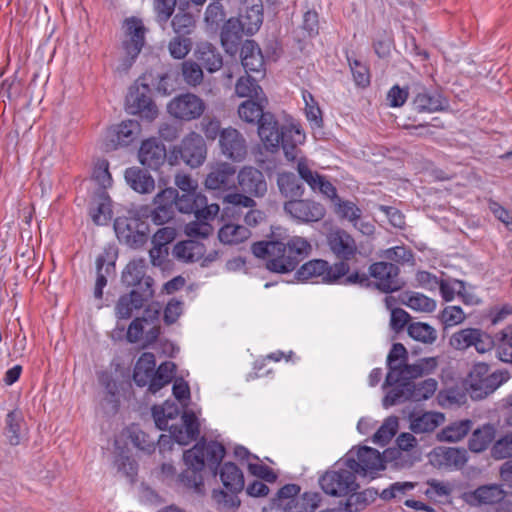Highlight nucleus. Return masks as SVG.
Segmentation results:
<instances>
[{
	"mask_svg": "<svg viewBox=\"0 0 512 512\" xmlns=\"http://www.w3.org/2000/svg\"><path fill=\"white\" fill-rule=\"evenodd\" d=\"M278 187L286 197L301 196L303 189L292 173H282L278 176Z\"/></svg>",
	"mask_w": 512,
	"mask_h": 512,
	"instance_id": "obj_60",
	"label": "nucleus"
},
{
	"mask_svg": "<svg viewBox=\"0 0 512 512\" xmlns=\"http://www.w3.org/2000/svg\"><path fill=\"white\" fill-rule=\"evenodd\" d=\"M175 370L176 365L170 361L162 363L157 370L154 369V376L148 388L149 392L155 394L169 384L174 377Z\"/></svg>",
	"mask_w": 512,
	"mask_h": 512,
	"instance_id": "obj_51",
	"label": "nucleus"
},
{
	"mask_svg": "<svg viewBox=\"0 0 512 512\" xmlns=\"http://www.w3.org/2000/svg\"><path fill=\"white\" fill-rule=\"evenodd\" d=\"M114 229L118 239L131 247L141 246L147 239L146 233L139 229L136 219L117 218Z\"/></svg>",
	"mask_w": 512,
	"mask_h": 512,
	"instance_id": "obj_25",
	"label": "nucleus"
},
{
	"mask_svg": "<svg viewBox=\"0 0 512 512\" xmlns=\"http://www.w3.org/2000/svg\"><path fill=\"white\" fill-rule=\"evenodd\" d=\"M219 146L222 154L232 161H242L247 154L246 140L243 135L233 127L222 129Z\"/></svg>",
	"mask_w": 512,
	"mask_h": 512,
	"instance_id": "obj_19",
	"label": "nucleus"
},
{
	"mask_svg": "<svg viewBox=\"0 0 512 512\" xmlns=\"http://www.w3.org/2000/svg\"><path fill=\"white\" fill-rule=\"evenodd\" d=\"M302 98L304 101L305 117L312 129H321L323 127L322 111L315 100L314 96L309 91H302Z\"/></svg>",
	"mask_w": 512,
	"mask_h": 512,
	"instance_id": "obj_49",
	"label": "nucleus"
},
{
	"mask_svg": "<svg viewBox=\"0 0 512 512\" xmlns=\"http://www.w3.org/2000/svg\"><path fill=\"white\" fill-rule=\"evenodd\" d=\"M214 218H196L195 221L185 226V233L191 238H206L213 232V227L209 223Z\"/></svg>",
	"mask_w": 512,
	"mask_h": 512,
	"instance_id": "obj_62",
	"label": "nucleus"
},
{
	"mask_svg": "<svg viewBox=\"0 0 512 512\" xmlns=\"http://www.w3.org/2000/svg\"><path fill=\"white\" fill-rule=\"evenodd\" d=\"M156 367L155 356L152 353L145 352L137 360L133 379L135 383L140 386H150L154 376V369Z\"/></svg>",
	"mask_w": 512,
	"mask_h": 512,
	"instance_id": "obj_35",
	"label": "nucleus"
},
{
	"mask_svg": "<svg viewBox=\"0 0 512 512\" xmlns=\"http://www.w3.org/2000/svg\"><path fill=\"white\" fill-rule=\"evenodd\" d=\"M327 245L330 251L341 261L352 259L357 253L354 238L345 230L336 228L327 234Z\"/></svg>",
	"mask_w": 512,
	"mask_h": 512,
	"instance_id": "obj_20",
	"label": "nucleus"
},
{
	"mask_svg": "<svg viewBox=\"0 0 512 512\" xmlns=\"http://www.w3.org/2000/svg\"><path fill=\"white\" fill-rule=\"evenodd\" d=\"M235 168L226 162L218 163L211 168L205 179V186L210 190H228L234 187Z\"/></svg>",
	"mask_w": 512,
	"mask_h": 512,
	"instance_id": "obj_28",
	"label": "nucleus"
},
{
	"mask_svg": "<svg viewBox=\"0 0 512 512\" xmlns=\"http://www.w3.org/2000/svg\"><path fill=\"white\" fill-rule=\"evenodd\" d=\"M444 421L445 416L441 412L412 413L409 416V428L416 434L430 433Z\"/></svg>",
	"mask_w": 512,
	"mask_h": 512,
	"instance_id": "obj_32",
	"label": "nucleus"
},
{
	"mask_svg": "<svg viewBox=\"0 0 512 512\" xmlns=\"http://www.w3.org/2000/svg\"><path fill=\"white\" fill-rule=\"evenodd\" d=\"M220 479L224 487L232 493L240 492L244 487L243 473L234 463L227 462L222 466Z\"/></svg>",
	"mask_w": 512,
	"mask_h": 512,
	"instance_id": "obj_44",
	"label": "nucleus"
},
{
	"mask_svg": "<svg viewBox=\"0 0 512 512\" xmlns=\"http://www.w3.org/2000/svg\"><path fill=\"white\" fill-rule=\"evenodd\" d=\"M204 245L194 240L179 242L173 249V256L183 262L198 261L204 255Z\"/></svg>",
	"mask_w": 512,
	"mask_h": 512,
	"instance_id": "obj_43",
	"label": "nucleus"
},
{
	"mask_svg": "<svg viewBox=\"0 0 512 512\" xmlns=\"http://www.w3.org/2000/svg\"><path fill=\"white\" fill-rule=\"evenodd\" d=\"M438 357H425L404 367L403 378H417L433 373L438 367Z\"/></svg>",
	"mask_w": 512,
	"mask_h": 512,
	"instance_id": "obj_50",
	"label": "nucleus"
},
{
	"mask_svg": "<svg viewBox=\"0 0 512 512\" xmlns=\"http://www.w3.org/2000/svg\"><path fill=\"white\" fill-rule=\"evenodd\" d=\"M251 249L257 258L267 260L268 270L284 274L293 271L299 262L310 254L312 246L307 239L293 236L286 243L280 241L256 242Z\"/></svg>",
	"mask_w": 512,
	"mask_h": 512,
	"instance_id": "obj_1",
	"label": "nucleus"
},
{
	"mask_svg": "<svg viewBox=\"0 0 512 512\" xmlns=\"http://www.w3.org/2000/svg\"><path fill=\"white\" fill-rule=\"evenodd\" d=\"M177 196V190L166 188L160 191L154 198L156 207L150 211L151 220L156 225H163L174 216L173 201Z\"/></svg>",
	"mask_w": 512,
	"mask_h": 512,
	"instance_id": "obj_22",
	"label": "nucleus"
},
{
	"mask_svg": "<svg viewBox=\"0 0 512 512\" xmlns=\"http://www.w3.org/2000/svg\"><path fill=\"white\" fill-rule=\"evenodd\" d=\"M161 307L158 303L148 305L141 317L135 318L127 329L126 339L129 343L144 340L145 344L154 342L160 333L159 317Z\"/></svg>",
	"mask_w": 512,
	"mask_h": 512,
	"instance_id": "obj_8",
	"label": "nucleus"
},
{
	"mask_svg": "<svg viewBox=\"0 0 512 512\" xmlns=\"http://www.w3.org/2000/svg\"><path fill=\"white\" fill-rule=\"evenodd\" d=\"M122 281L127 286H137L142 282L148 288L151 286L152 279L146 277V262L144 259H134L130 261L122 273Z\"/></svg>",
	"mask_w": 512,
	"mask_h": 512,
	"instance_id": "obj_36",
	"label": "nucleus"
},
{
	"mask_svg": "<svg viewBox=\"0 0 512 512\" xmlns=\"http://www.w3.org/2000/svg\"><path fill=\"white\" fill-rule=\"evenodd\" d=\"M263 22L262 4L246 6L237 19H229L221 31V42L229 51V44H235L241 38V33L253 35L261 27Z\"/></svg>",
	"mask_w": 512,
	"mask_h": 512,
	"instance_id": "obj_4",
	"label": "nucleus"
},
{
	"mask_svg": "<svg viewBox=\"0 0 512 512\" xmlns=\"http://www.w3.org/2000/svg\"><path fill=\"white\" fill-rule=\"evenodd\" d=\"M6 436L11 445H19L25 435L24 420L19 410L10 411L6 416Z\"/></svg>",
	"mask_w": 512,
	"mask_h": 512,
	"instance_id": "obj_45",
	"label": "nucleus"
},
{
	"mask_svg": "<svg viewBox=\"0 0 512 512\" xmlns=\"http://www.w3.org/2000/svg\"><path fill=\"white\" fill-rule=\"evenodd\" d=\"M194 54L201 65L211 73L222 67L223 62L220 53L208 42L198 43Z\"/></svg>",
	"mask_w": 512,
	"mask_h": 512,
	"instance_id": "obj_37",
	"label": "nucleus"
},
{
	"mask_svg": "<svg viewBox=\"0 0 512 512\" xmlns=\"http://www.w3.org/2000/svg\"><path fill=\"white\" fill-rule=\"evenodd\" d=\"M319 484L327 495L336 497L348 496L359 487L354 471L344 464V458L319 478Z\"/></svg>",
	"mask_w": 512,
	"mask_h": 512,
	"instance_id": "obj_6",
	"label": "nucleus"
},
{
	"mask_svg": "<svg viewBox=\"0 0 512 512\" xmlns=\"http://www.w3.org/2000/svg\"><path fill=\"white\" fill-rule=\"evenodd\" d=\"M241 63L245 72L255 73L259 78L265 76V62L262 51L253 40H246L241 47Z\"/></svg>",
	"mask_w": 512,
	"mask_h": 512,
	"instance_id": "obj_24",
	"label": "nucleus"
},
{
	"mask_svg": "<svg viewBox=\"0 0 512 512\" xmlns=\"http://www.w3.org/2000/svg\"><path fill=\"white\" fill-rule=\"evenodd\" d=\"M258 134L268 150L274 151L280 147L282 126L279 125L272 114L266 113L258 123Z\"/></svg>",
	"mask_w": 512,
	"mask_h": 512,
	"instance_id": "obj_29",
	"label": "nucleus"
},
{
	"mask_svg": "<svg viewBox=\"0 0 512 512\" xmlns=\"http://www.w3.org/2000/svg\"><path fill=\"white\" fill-rule=\"evenodd\" d=\"M125 104L130 114H138L148 121L154 120L158 115L157 106L150 97V88L147 84L135 83L131 86Z\"/></svg>",
	"mask_w": 512,
	"mask_h": 512,
	"instance_id": "obj_12",
	"label": "nucleus"
},
{
	"mask_svg": "<svg viewBox=\"0 0 512 512\" xmlns=\"http://www.w3.org/2000/svg\"><path fill=\"white\" fill-rule=\"evenodd\" d=\"M306 134L301 125L297 122H290L282 125V139L281 144L285 157L289 161H294L297 158V146L305 142Z\"/></svg>",
	"mask_w": 512,
	"mask_h": 512,
	"instance_id": "obj_26",
	"label": "nucleus"
},
{
	"mask_svg": "<svg viewBox=\"0 0 512 512\" xmlns=\"http://www.w3.org/2000/svg\"><path fill=\"white\" fill-rule=\"evenodd\" d=\"M179 414V408L175 402L165 401L163 405L152 408V416L158 429L169 430L170 435H161L158 440L159 448L165 449L171 440L180 445H187L199 435V422L192 411H185L182 415V426L180 428L168 425L169 420H174Z\"/></svg>",
	"mask_w": 512,
	"mask_h": 512,
	"instance_id": "obj_3",
	"label": "nucleus"
},
{
	"mask_svg": "<svg viewBox=\"0 0 512 512\" xmlns=\"http://www.w3.org/2000/svg\"><path fill=\"white\" fill-rule=\"evenodd\" d=\"M495 433V428L491 424H485L476 429L469 439V449L476 453L483 452L494 440Z\"/></svg>",
	"mask_w": 512,
	"mask_h": 512,
	"instance_id": "obj_46",
	"label": "nucleus"
},
{
	"mask_svg": "<svg viewBox=\"0 0 512 512\" xmlns=\"http://www.w3.org/2000/svg\"><path fill=\"white\" fill-rule=\"evenodd\" d=\"M403 302L407 307L418 312L429 313L436 308V302L433 299L418 292L407 294Z\"/></svg>",
	"mask_w": 512,
	"mask_h": 512,
	"instance_id": "obj_57",
	"label": "nucleus"
},
{
	"mask_svg": "<svg viewBox=\"0 0 512 512\" xmlns=\"http://www.w3.org/2000/svg\"><path fill=\"white\" fill-rule=\"evenodd\" d=\"M408 352L405 346L401 343H394L387 356L388 373L386 376V383H394L399 381L404 376V367L406 363Z\"/></svg>",
	"mask_w": 512,
	"mask_h": 512,
	"instance_id": "obj_30",
	"label": "nucleus"
},
{
	"mask_svg": "<svg viewBox=\"0 0 512 512\" xmlns=\"http://www.w3.org/2000/svg\"><path fill=\"white\" fill-rule=\"evenodd\" d=\"M505 497L504 490L497 484L483 485L464 495L465 501L473 506L492 505Z\"/></svg>",
	"mask_w": 512,
	"mask_h": 512,
	"instance_id": "obj_31",
	"label": "nucleus"
},
{
	"mask_svg": "<svg viewBox=\"0 0 512 512\" xmlns=\"http://www.w3.org/2000/svg\"><path fill=\"white\" fill-rule=\"evenodd\" d=\"M416 483L410 481L394 482L389 487L383 489L380 498L384 501L392 499H402L408 492L415 489Z\"/></svg>",
	"mask_w": 512,
	"mask_h": 512,
	"instance_id": "obj_59",
	"label": "nucleus"
},
{
	"mask_svg": "<svg viewBox=\"0 0 512 512\" xmlns=\"http://www.w3.org/2000/svg\"><path fill=\"white\" fill-rule=\"evenodd\" d=\"M449 345L459 351L474 347L478 353H486L493 348L492 338L477 328H465L453 333Z\"/></svg>",
	"mask_w": 512,
	"mask_h": 512,
	"instance_id": "obj_15",
	"label": "nucleus"
},
{
	"mask_svg": "<svg viewBox=\"0 0 512 512\" xmlns=\"http://www.w3.org/2000/svg\"><path fill=\"white\" fill-rule=\"evenodd\" d=\"M206 109L202 98L193 93H184L172 98L167 104V112L174 119L189 122L199 119Z\"/></svg>",
	"mask_w": 512,
	"mask_h": 512,
	"instance_id": "obj_11",
	"label": "nucleus"
},
{
	"mask_svg": "<svg viewBox=\"0 0 512 512\" xmlns=\"http://www.w3.org/2000/svg\"><path fill=\"white\" fill-rule=\"evenodd\" d=\"M349 272L346 262H337L330 265L322 259H314L303 264L296 271V278L303 282L337 284Z\"/></svg>",
	"mask_w": 512,
	"mask_h": 512,
	"instance_id": "obj_5",
	"label": "nucleus"
},
{
	"mask_svg": "<svg viewBox=\"0 0 512 512\" xmlns=\"http://www.w3.org/2000/svg\"><path fill=\"white\" fill-rule=\"evenodd\" d=\"M173 206L181 213H194L195 218H215L220 210L218 204L208 205L206 197L197 192L177 194Z\"/></svg>",
	"mask_w": 512,
	"mask_h": 512,
	"instance_id": "obj_14",
	"label": "nucleus"
},
{
	"mask_svg": "<svg viewBox=\"0 0 512 512\" xmlns=\"http://www.w3.org/2000/svg\"><path fill=\"white\" fill-rule=\"evenodd\" d=\"M251 236L250 230L240 224L227 223L223 225L218 231V238L220 242L226 245H237Z\"/></svg>",
	"mask_w": 512,
	"mask_h": 512,
	"instance_id": "obj_42",
	"label": "nucleus"
},
{
	"mask_svg": "<svg viewBox=\"0 0 512 512\" xmlns=\"http://www.w3.org/2000/svg\"><path fill=\"white\" fill-rule=\"evenodd\" d=\"M224 455L225 448L222 444L215 441L198 442L193 448L184 452L183 460L186 469L177 476V481L196 494L203 495L205 491L202 471L205 464L214 468L220 464Z\"/></svg>",
	"mask_w": 512,
	"mask_h": 512,
	"instance_id": "obj_2",
	"label": "nucleus"
},
{
	"mask_svg": "<svg viewBox=\"0 0 512 512\" xmlns=\"http://www.w3.org/2000/svg\"><path fill=\"white\" fill-rule=\"evenodd\" d=\"M437 456L440 457V463L448 468L460 469L468 461L467 451L460 448L441 449Z\"/></svg>",
	"mask_w": 512,
	"mask_h": 512,
	"instance_id": "obj_53",
	"label": "nucleus"
},
{
	"mask_svg": "<svg viewBox=\"0 0 512 512\" xmlns=\"http://www.w3.org/2000/svg\"><path fill=\"white\" fill-rule=\"evenodd\" d=\"M385 460H390L397 469H407L414 465L417 457L412 451L390 449L385 453Z\"/></svg>",
	"mask_w": 512,
	"mask_h": 512,
	"instance_id": "obj_58",
	"label": "nucleus"
},
{
	"mask_svg": "<svg viewBox=\"0 0 512 512\" xmlns=\"http://www.w3.org/2000/svg\"><path fill=\"white\" fill-rule=\"evenodd\" d=\"M284 210L300 223L317 222L325 216L324 206L309 199L290 200L284 204Z\"/></svg>",
	"mask_w": 512,
	"mask_h": 512,
	"instance_id": "obj_16",
	"label": "nucleus"
},
{
	"mask_svg": "<svg viewBox=\"0 0 512 512\" xmlns=\"http://www.w3.org/2000/svg\"><path fill=\"white\" fill-rule=\"evenodd\" d=\"M472 428V421L465 419L451 423L437 435L442 442H458L462 440Z\"/></svg>",
	"mask_w": 512,
	"mask_h": 512,
	"instance_id": "obj_47",
	"label": "nucleus"
},
{
	"mask_svg": "<svg viewBox=\"0 0 512 512\" xmlns=\"http://www.w3.org/2000/svg\"><path fill=\"white\" fill-rule=\"evenodd\" d=\"M124 177L127 184L137 193L148 194L155 188L153 177L139 167L127 168Z\"/></svg>",
	"mask_w": 512,
	"mask_h": 512,
	"instance_id": "obj_34",
	"label": "nucleus"
},
{
	"mask_svg": "<svg viewBox=\"0 0 512 512\" xmlns=\"http://www.w3.org/2000/svg\"><path fill=\"white\" fill-rule=\"evenodd\" d=\"M336 205V213L343 219L348 220L353 224L354 227H357V223L361 218V209L351 201H342L337 199L335 202Z\"/></svg>",
	"mask_w": 512,
	"mask_h": 512,
	"instance_id": "obj_61",
	"label": "nucleus"
},
{
	"mask_svg": "<svg viewBox=\"0 0 512 512\" xmlns=\"http://www.w3.org/2000/svg\"><path fill=\"white\" fill-rule=\"evenodd\" d=\"M207 155V147L203 137L196 133L187 134L177 146H174L168 155L170 165H176L182 160L191 168L201 166Z\"/></svg>",
	"mask_w": 512,
	"mask_h": 512,
	"instance_id": "obj_9",
	"label": "nucleus"
},
{
	"mask_svg": "<svg viewBox=\"0 0 512 512\" xmlns=\"http://www.w3.org/2000/svg\"><path fill=\"white\" fill-rule=\"evenodd\" d=\"M413 104L415 110L419 113H433L443 110L448 105V102L442 94L421 88L416 94Z\"/></svg>",
	"mask_w": 512,
	"mask_h": 512,
	"instance_id": "obj_33",
	"label": "nucleus"
},
{
	"mask_svg": "<svg viewBox=\"0 0 512 512\" xmlns=\"http://www.w3.org/2000/svg\"><path fill=\"white\" fill-rule=\"evenodd\" d=\"M92 178L103 189L112 185V176L109 172V163L106 159H98L95 162Z\"/></svg>",
	"mask_w": 512,
	"mask_h": 512,
	"instance_id": "obj_64",
	"label": "nucleus"
},
{
	"mask_svg": "<svg viewBox=\"0 0 512 512\" xmlns=\"http://www.w3.org/2000/svg\"><path fill=\"white\" fill-rule=\"evenodd\" d=\"M237 180L240 189L251 196L262 197L267 191L263 173L254 167L245 166L240 169Z\"/></svg>",
	"mask_w": 512,
	"mask_h": 512,
	"instance_id": "obj_21",
	"label": "nucleus"
},
{
	"mask_svg": "<svg viewBox=\"0 0 512 512\" xmlns=\"http://www.w3.org/2000/svg\"><path fill=\"white\" fill-rule=\"evenodd\" d=\"M385 454L378 450L363 446L357 450H350L344 457V464L351 468L355 475L374 479L379 472L385 469Z\"/></svg>",
	"mask_w": 512,
	"mask_h": 512,
	"instance_id": "obj_7",
	"label": "nucleus"
},
{
	"mask_svg": "<svg viewBox=\"0 0 512 512\" xmlns=\"http://www.w3.org/2000/svg\"><path fill=\"white\" fill-rule=\"evenodd\" d=\"M320 501L317 493L306 492L285 504L287 512H314Z\"/></svg>",
	"mask_w": 512,
	"mask_h": 512,
	"instance_id": "obj_52",
	"label": "nucleus"
},
{
	"mask_svg": "<svg viewBox=\"0 0 512 512\" xmlns=\"http://www.w3.org/2000/svg\"><path fill=\"white\" fill-rule=\"evenodd\" d=\"M408 335L415 341L432 345L438 338L437 330L424 322H412L407 327Z\"/></svg>",
	"mask_w": 512,
	"mask_h": 512,
	"instance_id": "obj_48",
	"label": "nucleus"
},
{
	"mask_svg": "<svg viewBox=\"0 0 512 512\" xmlns=\"http://www.w3.org/2000/svg\"><path fill=\"white\" fill-rule=\"evenodd\" d=\"M259 79L257 75L249 74L240 77L235 84L236 95L241 98L265 100L266 96L258 84Z\"/></svg>",
	"mask_w": 512,
	"mask_h": 512,
	"instance_id": "obj_40",
	"label": "nucleus"
},
{
	"mask_svg": "<svg viewBox=\"0 0 512 512\" xmlns=\"http://www.w3.org/2000/svg\"><path fill=\"white\" fill-rule=\"evenodd\" d=\"M168 155L165 146L155 138L143 141L139 149L141 164L151 169H158L168 160Z\"/></svg>",
	"mask_w": 512,
	"mask_h": 512,
	"instance_id": "obj_27",
	"label": "nucleus"
},
{
	"mask_svg": "<svg viewBox=\"0 0 512 512\" xmlns=\"http://www.w3.org/2000/svg\"><path fill=\"white\" fill-rule=\"evenodd\" d=\"M141 126L136 120H125L110 127L107 131V139L112 148L127 146L134 142L140 135Z\"/></svg>",
	"mask_w": 512,
	"mask_h": 512,
	"instance_id": "obj_23",
	"label": "nucleus"
},
{
	"mask_svg": "<svg viewBox=\"0 0 512 512\" xmlns=\"http://www.w3.org/2000/svg\"><path fill=\"white\" fill-rule=\"evenodd\" d=\"M410 378H401L394 383H384V387L391 389L386 393L383 399V406L390 407L405 401L411 400Z\"/></svg>",
	"mask_w": 512,
	"mask_h": 512,
	"instance_id": "obj_38",
	"label": "nucleus"
},
{
	"mask_svg": "<svg viewBox=\"0 0 512 512\" xmlns=\"http://www.w3.org/2000/svg\"><path fill=\"white\" fill-rule=\"evenodd\" d=\"M97 277L94 288V296L101 299L103 296V288L107 285V276L114 272L115 265L113 262H106L104 257L99 256L96 259Z\"/></svg>",
	"mask_w": 512,
	"mask_h": 512,
	"instance_id": "obj_55",
	"label": "nucleus"
},
{
	"mask_svg": "<svg viewBox=\"0 0 512 512\" xmlns=\"http://www.w3.org/2000/svg\"><path fill=\"white\" fill-rule=\"evenodd\" d=\"M438 388V382L433 378L425 379L419 383L410 381L412 401H424L431 398Z\"/></svg>",
	"mask_w": 512,
	"mask_h": 512,
	"instance_id": "obj_56",
	"label": "nucleus"
},
{
	"mask_svg": "<svg viewBox=\"0 0 512 512\" xmlns=\"http://www.w3.org/2000/svg\"><path fill=\"white\" fill-rule=\"evenodd\" d=\"M369 274L374 279L376 287L385 292H393L401 288L399 268L389 262H376L370 265Z\"/></svg>",
	"mask_w": 512,
	"mask_h": 512,
	"instance_id": "obj_17",
	"label": "nucleus"
},
{
	"mask_svg": "<svg viewBox=\"0 0 512 512\" xmlns=\"http://www.w3.org/2000/svg\"><path fill=\"white\" fill-rule=\"evenodd\" d=\"M90 216L96 225H105L112 217L110 197L105 191L99 192L90 204Z\"/></svg>",
	"mask_w": 512,
	"mask_h": 512,
	"instance_id": "obj_39",
	"label": "nucleus"
},
{
	"mask_svg": "<svg viewBox=\"0 0 512 512\" xmlns=\"http://www.w3.org/2000/svg\"><path fill=\"white\" fill-rule=\"evenodd\" d=\"M503 380L502 374L490 372L486 363H476L468 375L467 385L473 399H483L493 393Z\"/></svg>",
	"mask_w": 512,
	"mask_h": 512,
	"instance_id": "obj_10",
	"label": "nucleus"
},
{
	"mask_svg": "<svg viewBox=\"0 0 512 512\" xmlns=\"http://www.w3.org/2000/svg\"><path fill=\"white\" fill-rule=\"evenodd\" d=\"M125 39L123 50L125 53L124 69H128L142 50L145 42L146 29L141 19L127 18L124 22Z\"/></svg>",
	"mask_w": 512,
	"mask_h": 512,
	"instance_id": "obj_13",
	"label": "nucleus"
},
{
	"mask_svg": "<svg viewBox=\"0 0 512 512\" xmlns=\"http://www.w3.org/2000/svg\"><path fill=\"white\" fill-rule=\"evenodd\" d=\"M398 426V418L389 416L373 434L372 442L376 445L385 446L396 434Z\"/></svg>",
	"mask_w": 512,
	"mask_h": 512,
	"instance_id": "obj_54",
	"label": "nucleus"
},
{
	"mask_svg": "<svg viewBox=\"0 0 512 512\" xmlns=\"http://www.w3.org/2000/svg\"><path fill=\"white\" fill-rule=\"evenodd\" d=\"M267 103L265 100L248 99L243 101L238 107V115L240 119L249 124H258L264 115V107Z\"/></svg>",
	"mask_w": 512,
	"mask_h": 512,
	"instance_id": "obj_41",
	"label": "nucleus"
},
{
	"mask_svg": "<svg viewBox=\"0 0 512 512\" xmlns=\"http://www.w3.org/2000/svg\"><path fill=\"white\" fill-rule=\"evenodd\" d=\"M297 172L300 178L314 191H319L327 198L337 201V191L333 184L325 176L313 171L308 161L304 158L299 159L297 163Z\"/></svg>",
	"mask_w": 512,
	"mask_h": 512,
	"instance_id": "obj_18",
	"label": "nucleus"
},
{
	"mask_svg": "<svg viewBox=\"0 0 512 512\" xmlns=\"http://www.w3.org/2000/svg\"><path fill=\"white\" fill-rule=\"evenodd\" d=\"M153 6L156 22L164 29L166 23L174 13L176 0H154Z\"/></svg>",
	"mask_w": 512,
	"mask_h": 512,
	"instance_id": "obj_63",
	"label": "nucleus"
}]
</instances>
